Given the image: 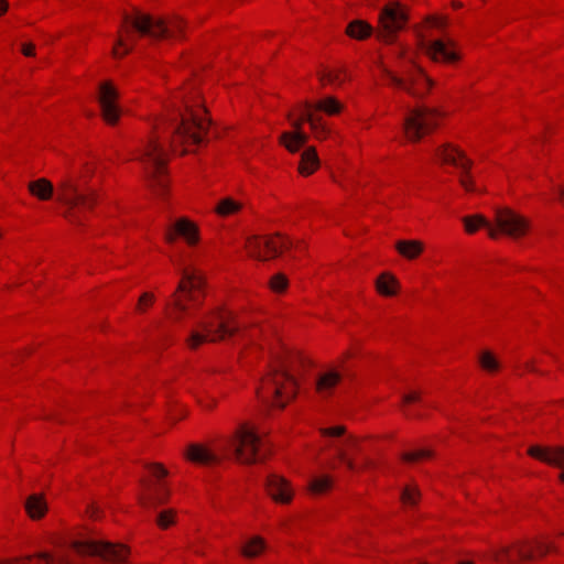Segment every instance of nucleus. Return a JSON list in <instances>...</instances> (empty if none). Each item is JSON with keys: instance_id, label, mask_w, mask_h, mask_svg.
Here are the masks:
<instances>
[{"instance_id": "f03ea898", "label": "nucleus", "mask_w": 564, "mask_h": 564, "mask_svg": "<svg viewBox=\"0 0 564 564\" xmlns=\"http://www.w3.org/2000/svg\"><path fill=\"white\" fill-rule=\"evenodd\" d=\"M305 364L306 360L295 352L279 356L271 372L262 379L257 390L258 398L268 405L284 408L296 394V375Z\"/></svg>"}, {"instance_id": "ddd939ff", "label": "nucleus", "mask_w": 564, "mask_h": 564, "mask_svg": "<svg viewBox=\"0 0 564 564\" xmlns=\"http://www.w3.org/2000/svg\"><path fill=\"white\" fill-rule=\"evenodd\" d=\"M323 436L328 437V445L335 449L337 457L347 466L349 470H356L357 465L348 456V451H360L358 441L352 435H346V429L343 425L325 427L321 430Z\"/></svg>"}, {"instance_id": "6ab92c4d", "label": "nucleus", "mask_w": 564, "mask_h": 564, "mask_svg": "<svg viewBox=\"0 0 564 564\" xmlns=\"http://www.w3.org/2000/svg\"><path fill=\"white\" fill-rule=\"evenodd\" d=\"M118 97V91L111 83L106 82L99 86L98 102L101 116L108 124L117 123L120 118L121 109L117 104Z\"/></svg>"}, {"instance_id": "4468645a", "label": "nucleus", "mask_w": 564, "mask_h": 564, "mask_svg": "<svg viewBox=\"0 0 564 564\" xmlns=\"http://www.w3.org/2000/svg\"><path fill=\"white\" fill-rule=\"evenodd\" d=\"M293 242L280 235L265 237H251L247 240L246 248L249 254L258 260L267 261L282 253L285 248H291Z\"/></svg>"}, {"instance_id": "4c0bfd02", "label": "nucleus", "mask_w": 564, "mask_h": 564, "mask_svg": "<svg viewBox=\"0 0 564 564\" xmlns=\"http://www.w3.org/2000/svg\"><path fill=\"white\" fill-rule=\"evenodd\" d=\"M479 362L487 371H496L499 368L498 361L489 351H485L480 355Z\"/></svg>"}, {"instance_id": "aec40b11", "label": "nucleus", "mask_w": 564, "mask_h": 564, "mask_svg": "<svg viewBox=\"0 0 564 564\" xmlns=\"http://www.w3.org/2000/svg\"><path fill=\"white\" fill-rule=\"evenodd\" d=\"M176 236L183 237L191 246L197 243L198 228L187 218H180L165 232V240L170 243L175 241Z\"/></svg>"}, {"instance_id": "2eb2a0df", "label": "nucleus", "mask_w": 564, "mask_h": 564, "mask_svg": "<svg viewBox=\"0 0 564 564\" xmlns=\"http://www.w3.org/2000/svg\"><path fill=\"white\" fill-rule=\"evenodd\" d=\"M435 155L443 163H447L459 169L462 171V176L459 178L460 185L468 192L475 191L474 184L468 177L473 162L462 150L451 143H446L436 149Z\"/></svg>"}, {"instance_id": "20e7f679", "label": "nucleus", "mask_w": 564, "mask_h": 564, "mask_svg": "<svg viewBox=\"0 0 564 564\" xmlns=\"http://www.w3.org/2000/svg\"><path fill=\"white\" fill-rule=\"evenodd\" d=\"M240 330V324L230 311L214 310L204 315L192 328L186 338L191 349H196L204 343H217L234 336Z\"/></svg>"}, {"instance_id": "58836bf2", "label": "nucleus", "mask_w": 564, "mask_h": 564, "mask_svg": "<svg viewBox=\"0 0 564 564\" xmlns=\"http://www.w3.org/2000/svg\"><path fill=\"white\" fill-rule=\"evenodd\" d=\"M269 284L272 291L279 293L283 292L288 288L289 282L283 273H276L271 278Z\"/></svg>"}, {"instance_id": "dca6fc26", "label": "nucleus", "mask_w": 564, "mask_h": 564, "mask_svg": "<svg viewBox=\"0 0 564 564\" xmlns=\"http://www.w3.org/2000/svg\"><path fill=\"white\" fill-rule=\"evenodd\" d=\"M495 223L499 235L505 234L514 239L524 236L530 228L525 217L507 207L496 209Z\"/></svg>"}, {"instance_id": "c85d7f7f", "label": "nucleus", "mask_w": 564, "mask_h": 564, "mask_svg": "<svg viewBox=\"0 0 564 564\" xmlns=\"http://www.w3.org/2000/svg\"><path fill=\"white\" fill-rule=\"evenodd\" d=\"M149 490V495L141 498V503L144 507H154L158 505H162L165 502L169 496V490L165 488L163 484H159L155 488Z\"/></svg>"}, {"instance_id": "9b49d317", "label": "nucleus", "mask_w": 564, "mask_h": 564, "mask_svg": "<svg viewBox=\"0 0 564 564\" xmlns=\"http://www.w3.org/2000/svg\"><path fill=\"white\" fill-rule=\"evenodd\" d=\"M533 547H536L538 555L544 556L549 552L556 551L552 544L543 542L531 543L529 541H518L512 546H500L492 551V557L497 562L516 564L519 562L531 561L534 558Z\"/></svg>"}, {"instance_id": "6e6552de", "label": "nucleus", "mask_w": 564, "mask_h": 564, "mask_svg": "<svg viewBox=\"0 0 564 564\" xmlns=\"http://www.w3.org/2000/svg\"><path fill=\"white\" fill-rule=\"evenodd\" d=\"M182 279L176 291L172 295V301L166 303V307L173 306L176 311L175 321H180L182 315L188 311L187 302L198 304V294L204 288V278L199 271L191 268H183Z\"/></svg>"}, {"instance_id": "a878e982", "label": "nucleus", "mask_w": 564, "mask_h": 564, "mask_svg": "<svg viewBox=\"0 0 564 564\" xmlns=\"http://www.w3.org/2000/svg\"><path fill=\"white\" fill-rule=\"evenodd\" d=\"M395 249L402 257L413 260L423 252L424 245L419 240H399L395 243Z\"/></svg>"}, {"instance_id": "9d476101", "label": "nucleus", "mask_w": 564, "mask_h": 564, "mask_svg": "<svg viewBox=\"0 0 564 564\" xmlns=\"http://www.w3.org/2000/svg\"><path fill=\"white\" fill-rule=\"evenodd\" d=\"M440 116L437 110L425 106L410 109L403 120V131L408 140L417 142L433 131L437 127Z\"/></svg>"}, {"instance_id": "c03bdc74", "label": "nucleus", "mask_w": 564, "mask_h": 564, "mask_svg": "<svg viewBox=\"0 0 564 564\" xmlns=\"http://www.w3.org/2000/svg\"><path fill=\"white\" fill-rule=\"evenodd\" d=\"M149 468L156 477H165L167 475V470L160 464L149 465Z\"/></svg>"}, {"instance_id": "5701e85b", "label": "nucleus", "mask_w": 564, "mask_h": 564, "mask_svg": "<svg viewBox=\"0 0 564 564\" xmlns=\"http://www.w3.org/2000/svg\"><path fill=\"white\" fill-rule=\"evenodd\" d=\"M463 223L468 234H474L478 228L484 227L491 239L499 237L498 230L482 215L466 216L463 218Z\"/></svg>"}, {"instance_id": "e433bc0d", "label": "nucleus", "mask_w": 564, "mask_h": 564, "mask_svg": "<svg viewBox=\"0 0 564 564\" xmlns=\"http://www.w3.org/2000/svg\"><path fill=\"white\" fill-rule=\"evenodd\" d=\"M432 457V452L426 448L416 449L414 452L402 454V459L406 463H414L423 458Z\"/></svg>"}, {"instance_id": "a19ab883", "label": "nucleus", "mask_w": 564, "mask_h": 564, "mask_svg": "<svg viewBox=\"0 0 564 564\" xmlns=\"http://www.w3.org/2000/svg\"><path fill=\"white\" fill-rule=\"evenodd\" d=\"M426 24L431 28L443 30L447 25V21L444 17L431 15L426 18Z\"/></svg>"}, {"instance_id": "c9c22d12", "label": "nucleus", "mask_w": 564, "mask_h": 564, "mask_svg": "<svg viewBox=\"0 0 564 564\" xmlns=\"http://www.w3.org/2000/svg\"><path fill=\"white\" fill-rule=\"evenodd\" d=\"M420 497L416 487L408 486L402 490L401 500L405 506H414Z\"/></svg>"}, {"instance_id": "4be33fe9", "label": "nucleus", "mask_w": 564, "mask_h": 564, "mask_svg": "<svg viewBox=\"0 0 564 564\" xmlns=\"http://www.w3.org/2000/svg\"><path fill=\"white\" fill-rule=\"evenodd\" d=\"M186 457L194 463H198L202 465H214L218 464L221 460V456L213 452L212 449L198 445L191 444L186 452Z\"/></svg>"}, {"instance_id": "37998d69", "label": "nucleus", "mask_w": 564, "mask_h": 564, "mask_svg": "<svg viewBox=\"0 0 564 564\" xmlns=\"http://www.w3.org/2000/svg\"><path fill=\"white\" fill-rule=\"evenodd\" d=\"M322 82L328 83V84H335L339 83V74L336 72H328L322 76Z\"/></svg>"}, {"instance_id": "cd10ccee", "label": "nucleus", "mask_w": 564, "mask_h": 564, "mask_svg": "<svg viewBox=\"0 0 564 564\" xmlns=\"http://www.w3.org/2000/svg\"><path fill=\"white\" fill-rule=\"evenodd\" d=\"M25 509L32 519L42 518L47 510L44 497L36 494L31 495L25 501Z\"/></svg>"}, {"instance_id": "bb28decb", "label": "nucleus", "mask_w": 564, "mask_h": 564, "mask_svg": "<svg viewBox=\"0 0 564 564\" xmlns=\"http://www.w3.org/2000/svg\"><path fill=\"white\" fill-rule=\"evenodd\" d=\"M319 165V160L314 148H307L301 155L299 172L302 175H311Z\"/></svg>"}, {"instance_id": "f257e3e1", "label": "nucleus", "mask_w": 564, "mask_h": 564, "mask_svg": "<svg viewBox=\"0 0 564 564\" xmlns=\"http://www.w3.org/2000/svg\"><path fill=\"white\" fill-rule=\"evenodd\" d=\"M181 105L175 107L169 115V118L155 126V135L151 137L135 155V160L143 163L150 185L158 191L166 186L164 178V167L166 163V153L159 142L161 132L171 140V145L176 148L178 144L198 145L204 142L207 134L209 120L204 117L205 109L197 101L181 96Z\"/></svg>"}, {"instance_id": "1a4fd4ad", "label": "nucleus", "mask_w": 564, "mask_h": 564, "mask_svg": "<svg viewBox=\"0 0 564 564\" xmlns=\"http://www.w3.org/2000/svg\"><path fill=\"white\" fill-rule=\"evenodd\" d=\"M56 199L66 207L65 217L72 223L77 221V214L90 209L96 202L94 191H83L70 178H64L58 184Z\"/></svg>"}, {"instance_id": "09e8293b", "label": "nucleus", "mask_w": 564, "mask_h": 564, "mask_svg": "<svg viewBox=\"0 0 564 564\" xmlns=\"http://www.w3.org/2000/svg\"><path fill=\"white\" fill-rule=\"evenodd\" d=\"M525 367H527V369H528L529 371H531V372L541 373V372H540V371L534 367V365H533L532 362H528Z\"/></svg>"}, {"instance_id": "39448f33", "label": "nucleus", "mask_w": 564, "mask_h": 564, "mask_svg": "<svg viewBox=\"0 0 564 564\" xmlns=\"http://www.w3.org/2000/svg\"><path fill=\"white\" fill-rule=\"evenodd\" d=\"M400 62L398 63L399 72H392L383 64L380 68L389 83L413 97L423 96L431 87L432 82L426 77L423 70L417 67L411 58L406 57L405 48H400L397 53Z\"/></svg>"}, {"instance_id": "473e14b6", "label": "nucleus", "mask_w": 564, "mask_h": 564, "mask_svg": "<svg viewBox=\"0 0 564 564\" xmlns=\"http://www.w3.org/2000/svg\"><path fill=\"white\" fill-rule=\"evenodd\" d=\"M241 207V203L235 200L231 197H225L217 204L215 212L221 217H227L238 213Z\"/></svg>"}, {"instance_id": "de8ad7c7", "label": "nucleus", "mask_w": 564, "mask_h": 564, "mask_svg": "<svg viewBox=\"0 0 564 564\" xmlns=\"http://www.w3.org/2000/svg\"><path fill=\"white\" fill-rule=\"evenodd\" d=\"M8 6L9 4L6 0H0V15L7 12Z\"/></svg>"}, {"instance_id": "f8f14e48", "label": "nucleus", "mask_w": 564, "mask_h": 564, "mask_svg": "<svg viewBox=\"0 0 564 564\" xmlns=\"http://www.w3.org/2000/svg\"><path fill=\"white\" fill-rule=\"evenodd\" d=\"M73 549L80 556H99L104 561L118 563L123 562L128 555L126 546L107 541H75L73 543Z\"/></svg>"}, {"instance_id": "a18cd8bd", "label": "nucleus", "mask_w": 564, "mask_h": 564, "mask_svg": "<svg viewBox=\"0 0 564 564\" xmlns=\"http://www.w3.org/2000/svg\"><path fill=\"white\" fill-rule=\"evenodd\" d=\"M21 50L25 56H33L35 47L32 43H24Z\"/></svg>"}, {"instance_id": "8fccbe9b", "label": "nucleus", "mask_w": 564, "mask_h": 564, "mask_svg": "<svg viewBox=\"0 0 564 564\" xmlns=\"http://www.w3.org/2000/svg\"><path fill=\"white\" fill-rule=\"evenodd\" d=\"M557 194H558V196H560V199H561L562 202H564V187H558V188H557Z\"/></svg>"}, {"instance_id": "f704fd0d", "label": "nucleus", "mask_w": 564, "mask_h": 564, "mask_svg": "<svg viewBox=\"0 0 564 564\" xmlns=\"http://www.w3.org/2000/svg\"><path fill=\"white\" fill-rule=\"evenodd\" d=\"M332 487V478L329 476H321L317 478H313L308 488L312 494L318 495L323 494L326 490H328Z\"/></svg>"}, {"instance_id": "49530a36", "label": "nucleus", "mask_w": 564, "mask_h": 564, "mask_svg": "<svg viewBox=\"0 0 564 564\" xmlns=\"http://www.w3.org/2000/svg\"><path fill=\"white\" fill-rule=\"evenodd\" d=\"M420 400V397L416 392H411L409 394H405L403 395V402L404 403H411V402H416Z\"/></svg>"}, {"instance_id": "412c9836", "label": "nucleus", "mask_w": 564, "mask_h": 564, "mask_svg": "<svg viewBox=\"0 0 564 564\" xmlns=\"http://www.w3.org/2000/svg\"><path fill=\"white\" fill-rule=\"evenodd\" d=\"M265 487L269 495L275 501L282 503L291 501L293 492L284 478L273 474L269 475L265 480Z\"/></svg>"}, {"instance_id": "a211bd4d", "label": "nucleus", "mask_w": 564, "mask_h": 564, "mask_svg": "<svg viewBox=\"0 0 564 564\" xmlns=\"http://www.w3.org/2000/svg\"><path fill=\"white\" fill-rule=\"evenodd\" d=\"M408 17L399 4H391L384 7L379 17L380 32L378 37L382 41L389 42L392 36L403 29Z\"/></svg>"}, {"instance_id": "423d86ee", "label": "nucleus", "mask_w": 564, "mask_h": 564, "mask_svg": "<svg viewBox=\"0 0 564 564\" xmlns=\"http://www.w3.org/2000/svg\"><path fill=\"white\" fill-rule=\"evenodd\" d=\"M263 442L261 435L253 426L240 425L234 436L226 438L220 445L225 455H234L236 460L242 464L258 462Z\"/></svg>"}, {"instance_id": "3c124183", "label": "nucleus", "mask_w": 564, "mask_h": 564, "mask_svg": "<svg viewBox=\"0 0 564 564\" xmlns=\"http://www.w3.org/2000/svg\"><path fill=\"white\" fill-rule=\"evenodd\" d=\"M458 564H474L471 562H459Z\"/></svg>"}, {"instance_id": "2f4dec72", "label": "nucleus", "mask_w": 564, "mask_h": 564, "mask_svg": "<svg viewBox=\"0 0 564 564\" xmlns=\"http://www.w3.org/2000/svg\"><path fill=\"white\" fill-rule=\"evenodd\" d=\"M313 109L323 111L328 116H334L341 111L343 105L336 98L327 96L315 105H312V110Z\"/></svg>"}, {"instance_id": "0eeeda50", "label": "nucleus", "mask_w": 564, "mask_h": 564, "mask_svg": "<svg viewBox=\"0 0 564 564\" xmlns=\"http://www.w3.org/2000/svg\"><path fill=\"white\" fill-rule=\"evenodd\" d=\"M306 121L316 139L323 140L330 133L329 129L319 116L312 111V104L305 102L301 112V119L292 121L293 132H283L280 137V142L292 153L299 151L303 147L308 137L302 131V123Z\"/></svg>"}, {"instance_id": "c756f323", "label": "nucleus", "mask_w": 564, "mask_h": 564, "mask_svg": "<svg viewBox=\"0 0 564 564\" xmlns=\"http://www.w3.org/2000/svg\"><path fill=\"white\" fill-rule=\"evenodd\" d=\"M398 281L389 273H382L376 281L377 291L384 296H392L397 293Z\"/></svg>"}, {"instance_id": "b1692460", "label": "nucleus", "mask_w": 564, "mask_h": 564, "mask_svg": "<svg viewBox=\"0 0 564 564\" xmlns=\"http://www.w3.org/2000/svg\"><path fill=\"white\" fill-rule=\"evenodd\" d=\"M341 379L340 372L330 369L325 373L321 375L316 381V390L323 395L327 397L332 394L333 389L338 384Z\"/></svg>"}, {"instance_id": "393cba45", "label": "nucleus", "mask_w": 564, "mask_h": 564, "mask_svg": "<svg viewBox=\"0 0 564 564\" xmlns=\"http://www.w3.org/2000/svg\"><path fill=\"white\" fill-rule=\"evenodd\" d=\"M29 192L41 200H48L53 197L54 186L46 178H37L28 184Z\"/></svg>"}, {"instance_id": "7ed1b4c3", "label": "nucleus", "mask_w": 564, "mask_h": 564, "mask_svg": "<svg viewBox=\"0 0 564 564\" xmlns=\"http://www.w3.org/2000/svg\"><path fill=\"white\" fill-rule=\"evenodd\" d=\"M182 25L181 20H173L166 23L164 20L154 19L137 9L132 13L124 12L119 31L124 32V36H118L112 54L115 57H121L130 53L135 43L137 35L148 36L153 40L174 37L182 31Z\"/></svg>"}, {"instance_id": "7c9ffc66", "label": "nucleus", "mask_w": 564, "mask_h": 564, "mask_svg": "<svg viewBox=\"0 0 564 564\" xmlns=\"http://www.w3.org/2000/svg\"><path fill=\"white\" fill-rule=\"evenodd\" d=\"M346 33L356 40H364L372 33V26L365 21L355 20L347 26Z\"/></svg>"}, {"instance_id": "79ce46f5", "label": "nucleus", "mask_w": 564, "mask_h": 564, "mask_svg": "<svg viewBox=\"0 0 564 564\" xmlns=\"http://www.w3.org/2000/svg\"><path fill=\"white\" fill-rule=\"evenodd\" d=\"M154 299V294L149 292L143 293L139 299L138 310L143 311L144 305H151Z\"/></svg>"}, {"instance_id": "f3484780", "label": "nucleus", "mask_w": 564, "mask_h": 564, "mask_svg": "<svg viewBox=\"0 0 564 564\" xmlns=\"http://www.w3.org/2000/svg\"><path fill=\"white\" fill-rule=\"evenodd\" d=\"M454 41L451 39L429 40L420 36V48L434 62L454 63L460 58L459 54L454 50Z\"/></svg>"}, {"instance_id": "72a5a7b5", "label": "nucleus", "mask_w": 564, "mask_h": 564, "mask_svg": "<svg viewBox=\"0 0 564 564\" xmlns=\"http://www.w3.org/2000/svg\"><path fill=\"white\" fill-rule=\"evenodd\" d=\"M264 550V542L262 539L256 536L249 540L242 547L241 553L246 557H256Z\"/></svg>"}, {"instance_id": "ea45409f", "label": "nucleus", "mask_w": 564, "mask_h": 564, "mask_svg": "<svg viewBox=\"0 0 564 564\" xmlns=\"http://www.w3.org/2000/svg\"><path fill=\"white\" fill-rule=\"evenodd\" d=\"M174 522V511L173 510H164L158 517V524L161 528H167Z\"/></svg>"}]
</instances>
